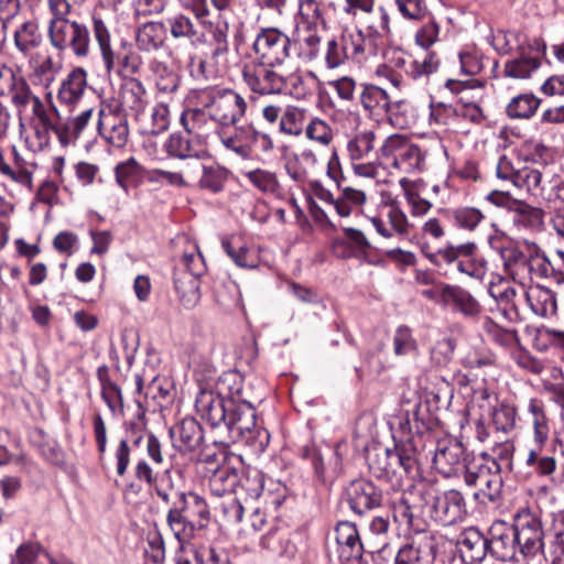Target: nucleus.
Returning <instances> with one entry per match:
<instances>
[{
	"label": "nucleus",
	"instance_id": "f257e3e1",
	"mask_svg": "<svg viewBox=\"0 0 564 564\" xmlns=\"http://www.w3.org/2000/svg\"><path fill=\"white\" fill-rule=\"evenodd\" d=\"M93 108L83 110L76 117H63L58 109L50 107L25 119L29 133L25 143L32 152H42L51 145L52 134H55L63 148L75 144L93 116Z\"/></svg>",
	"mask_w": 564,
	"mask_h": 564
},
{
	"label": "nucleus",
	"instance_id": "3c124183",
	"mask_svg": "<svg viewBox=\"0 0 564 564\" xmlns=\"http://www.w3.org/2000/svg\"><path fill=\"white\" fill-rule=\"evenodd\" d=\"M221 246L238 267L247 269L257 268V253L250 250L240 238L223 239Z\"/></svg>",
	"mask_w": 564,
	"mask_h": 564
},
{
	"label": "nucleus",
	"instance_id": "e2e57ef3",
	"mask_svg": "<svg viewBox=\"0 0 564 564\" xmlns=\"http://www.w3.org/2000/svg\"><path fill=\"white\" fill-rule=\"evenodd\" d=\"M322 24V12L316 0H299L296 26L318 28Z\"/></svg>",
	"mask_w": 564,
	"mask_h": 564
},
{
	"label": "nucleus",
	"instance_id": "69168bd1",
	"mask_svg": "<svg viewBox=\"0 0 564 564\" xmlns=\"http://www.w3.org/2000/svg\"><path fill=\"white\" fill-rule=\"evenodd\" d=\"M529 167L516 169L512 161L508 156L502 155L496 165V176L502 181H509L514 187L520 188Z\"/></svg>",
	"mask_w": 564,
	"mask_h": 564
},
{
	"label": "nucleus",
	"instance_id": "4be33fe9",
	"mask_svg": "<svg viewBox=\"0 0 564 564\" xmlns=\"http://www.w3.org/2000/svg\"><path fill=\"white\" fill-rule=\"evenodd\" d=\"M253 126H228L218 128L217 134L221 144L243 160L251 159V138Z\"/></svg>",
	"mask_w": 564,
	"mask_h": 564
},
{
	"label": "nucleus",
	"instance_id": "09e8293b",
	"mask_svg": "<svg viewBox=\"0 0 564 564\" xmlns=\"http://www.w3.org/2000/svg\"><path fill=\"white\" fill-rule=\"evenodd\" d=\"M143 175V166L133 156L115 166L116 183L124 193H128L131 186L138 185Z\"/></svg>",
	"mask_w": 564,
	"mask_h": 564
},
{
	"label": "nucleus",
	"instance_id": "8fccbe9b",
	"mask_svg": "<svg viewBox=\"0 0 564 564\" xmlns=\"http://www.w3.org/2000/svg\"><path fill=\"white\" fill-rule=\"evenodd\" d=\"M178 503L180 506H175L174 508L170 509L167 513V524L177 541L182 543L191 536L193 531V527L189 524L187 518L183 513L186 509L185 492L178 494Z\"/></svg>",
	"mask_w": 564,
	"mask_h": 564
},
{
	"label": "nucleus",
	"instance_id": "6ab92c4d",
	"mask_svg": "<svg viewBox=\"0 0 564 564\" xmlns=\"http://www.w3.org/2000/svg\"><path fill=\"white\" fill-rule=\"evenodd\" d=\"M465 501L457 490H447L434 498L432 517L443 525H452L465 516Z\"/></svg>",
	"mask_w": 564,
	"mask_h": 564
},
{
	"label": "nucleus",
	"instance_id": "1a4fd4ad",
	"mask_svg": "<svg viewBox=\"0 0 564 564\" xmlns=\"http://www.w3.org/2000/svg\"><path fill=\"white\" fill-rule=\"evenodd\" d=\"M463 479L466 486L476 489L474 498L481 503L495 502L500 497L502 477L499 466L494 462L491 465L468 464Z\"/></svg>",
	"mask_w": 564,
	"mask_h": 564
},
{
	"label": "nucleus",
	"instance_id": "58836bf2",
	"mask_svg": "<svg viewBox=\"0 0 564 564\" xmlns=\"http://www.w3.org/2000/svg\"><path fill=\"white\" fill-rule=\"evenodd\" d=\"M528 412L531 415L534 444L539 449H542L550 435V421L545 411V405L541 400L530 399Z\"/></svg>",
	"mask_w": 564,
	"mask_h": 564
},
{
	"label": "nucleus",
	"instance_id": "37998d69",
	"mask_svg": "<svg viewBox=\"0 0 564 564\" xmlns=\"http://www.w3.org/2000/svg\"><path fill=\"white\" fill-rule=\"evenodd\" d=\"M513 453L514 444L510 440L492 441L489 449L480 454L481 463L491 465L494 462L499 466V471L511 470Z\"/></svg>",
	"mask_w": 564,
	"mask_h": 564
},
{
	"label": "nucleus",
	"instance_id": "7c9ffc66",
	"mask_svg": "<svg viewBox=\"0 0 564 564\" xmlns=\"http://www.w3.org/2000/svg\"><path fill=\"white\" fill-rule=\"evenodd\" d=\"M525 259L523 267L527 268L531 279H554L555 262L550 260L541 247L533 241H525Z\"/></svg>",
	"mask_w": 564,
	"mask_h": 564
},
{
	"label": "nucleus",
	"instance_id": "ddd939ff",
	"mask_svg": "<svg viewBox=\"0 0 564 564\" xmlns=\"http://www.w3.org/2000/svg\"><path fill=\"white\" fill-rule=\"evenodd\" d=\"M311 189L317 198L333 205L337 215L343 218L349 217L355 209L361 208L367 200L364 191L351 186L341 185V188H338L340 191L338 197H334L330 191L319 181L311 182Z\"/></svg>",
	"mask_w": 564,
	"mask_h": 564
},
{
	"label": "nucleus",
	"instance_id": "c03bdc74",
	"mask_svg": "<svg viewBox=\"0 0 564 564\" xmlns=\"http://www.w3.org/2000/svg\"><path fill=\"white\" fill-rule=\"evenodd\" d=\"M260 545L273 555L291 558L296 553L295 544L290 540L288 533L278 528L271 529L261 536Z\"/></svg>",
	"mask_w": 564,
	"mask_h": 564
},
{
	"label": "nucleus",
	"instance_id": "49530a36",
	"mask_svg": "<svg viewBox=\"0 0 564 564\" xmlns=\"http://www.w3.org/2000/svg\"><path fill=\"white\" fill-rule=\"evenodd\" d=\"M429 122L431 126L444 127L453 131L463 130L456 104L431 102Z\"/></svg>",
	"mask_w": 564,
	"mask_h": 564
},
{
	"label": "nucleus",
	"instance_id": "5fc2aeb1",
	"mask_svg": "<svg viewBox=\"0 0 564 564\" xmlns=\"http://www.w3.org/2000/svg\"><path fill=\"white\" fill-rule=\"evenodd\" d=\"M214 508L220 520L227 525L241 523L243 513L247 510V506H243L231 494L225 496Z\"/></svg>",
	"mask_w": 564,
	"mask_h": 564
},
{
	"label": "nucleus",
	"instance_id": "5701e85b",
	"mask_svg": "<svg viewBox=\"0 0 564 564\" xmlns=\"http://www.w3.org/2000/svg\"><path fill=\"white\" fill-rule=\"evenodd\" d=\"M173 446L182 453H195L203 444V430L199 423L192 417L182 420L170 429Z\"/></svg>",
	"mask_w": 564,
	"mask_h": 564
},
{
	"label": "nucleus",
	"instance_id": "4c0bfd02",
	"mask_svg": "<svg viewBox=\"0 0 564 564\" xmlns=\"http://www.w3.org/2000/svg\"><path fill=\"white\" fill-rule=\"evenodd\" d=\"M164 149L170 156L180 160L198 159L204 152V147L192 137L172 133L164 143Z\"/></svg>",
	"mask_w": 564,
	"mask_h": 564
},
{
	"label": "nucleus",
	"instance_id": "f3484780",
	"mask_svg": "<svg viewBox=\"0 0 564 564\" xmlns=\"http://www.w3.org/2000/svg\"><path fill=\"white\" fill-rule=\"evenodd\" d=\"M98 132L100 137L115 148H123L129 140V126L124 115L110 109L98 112Z\"/></svg>",
	"mask_w": 564,
	"mask_h": 564
},
{
	"label": "nucleus",
	"instance_id": "ea45409f",
	"mask_svg": "<svg viewBox=\"0 0 564 564\" xmlns=\"http://www.w3.org/2000/svg\"><path fill=\"white\" fill-rule=\"evenodd\" d=\"M120 97L121 105L131 110L135 118L143 113L148 105L145 87L135 78L124 83Z\"/></svg>",
	"mask_w": 564,
	"mask_h": 564
},
{
	"label": "nucleus",
	"instance_id": "39448f33",
	"mask_svg": "<svg viewBox=\"0 0 564 564\" xmlns=\"http://www.w3.org/2000/svg\"><path fill=\"white\" fill-rule=\"evenodd\" d=\"M51 45L59 52L69 50L77 58H86L90 54L91 41L89 29L67 19H51L48 23Z\"/></svg>",
	"mask_w": 564,
	"mask_h": 564
},
{
	"label": "nucleus",
	"instance_id": "a878e982",
	"mask_svg": "<svg viewBox=\"0 0 564 564\" xmlns=\"http://www.w3.org/2000/svg\"><path fill=\"white\" fill-rule=\"evenodd\" d=\"M481 399L489 406V415L491 424L497 432L509 434L516 427L517 409L506 402H499L495 395H490L488 390L480 392Z\"/></svg>",
	"mask_w": 564,
	"mask_h": 564
},
{
	"label": "nucleus",
	"instance_id": "13d9d810",
	"mask_svg": "<svg viewBox=\"0 0 564 564\" xmlns=\"http://www.w3.org/2000/svg\"><path fill=\"white\" fill-rule=\"evenodd\" d=\"M218 394L226 403H237L249 400L245 395L241 378L235 372L226 373L220 378Z\"/></svg>",
	"mask_w": 564,
	"mask_h": 564
},
{
	"label": "nucleus",
	"instance_id": "9d476101",
	"mask_svg": "<svg viewBox=\"0 0 564 564\" xmlns=\"http://www.w3.org/2000/svg\"><path fill=\"white\" fill-rule=\"evenodd\" d=\"M224 423L234 442L251 443L261 436V430L257 425L256 409L251 400L228 403Z\"/></svg>",
	"mask_w": 564,
	"mask_h": 564
},
{
	"label": "nucleus",
	"instance_id": "412c9836",
	"mask_svg": "<svg viewBox=\"0 0 564 564\" xmlns=\"http://www.w3.org/2000/svg\"><path fill=\"white\" fill-rule=\"evenodd\" d=\"M360 104L369 115L381 117L392 112L394 108H400L404 101L393 102L392 91L379 85L365 84L360 93Z\"/></svg>",
	"mask_w": 564,
	"mask_h": 564
},
{
	"label": "nucleus",
	"instance_id": "680f3d73",
	"mask_svg": "<svg viewBox=\"0 0 564 564\" xmlns=\"http://www.w3.org/2000/svg\"><path fill=\"white\" fill-rule=\"evenodd\" d=\"M410 143L404 135L391 134L379 147L378 159L392 165Z\"/></svg>",
	"mask_w": 564,
	"mask_h": 564
},
{
	"label": "nucleus",
	"instance_id": "72a5a7b5",
	"mask_svg": "<svg viewBox=\"0 0 564 564\" xmlns=\"http://www.w3.org/2000/svg\"><path fill=\"white\" fill-rule=\"evenodd\" d=\"M441 295L444 306H451L466 316H475L480 312V305L476 299L458 285H446Z\"/></svg>",
	"mask_w": 564,
	"mask_h": 564
},
{
	"label": "nucleus",
	"instance_id": "f03ea898",
	"mask_svg": "<svg viewBox=\"0 0 564 564\" xmlns=\"http://www.w3.org/2000/svg\"><path fill=\"white\" fill-rule=\"evenodd\" d=\"M369 468L377 477H391L403 470L415 479L420 476L419 452L412 440L397 443L393 448L376 446L367 456Z\"/></svg>",
	"mask_w": 564,
	"mask_h": 564
},
{
	"label": "nucleus",
	"instance_id": "a211bd4d",
	"mask_svg": "<svg viewBox=\"0 0 564 564\" xmlns=\"http://www.w3.org/2000/svg\"><path fill=\"white\" fill-rule=\"evenodd\" d=\"M489 552L494 557L503 562L516 558L519 547L513 527L505 521H495L489 529Z\"/></svg>",
	"mask_w": 564,
	"mask_h": 564
},
{
	"label": "nucleus",
	"instance_id": "bf43d9fd",
	"mask_svg": "<svg viewBox=\"0 0 564 564\" xmlns=\"http://www.w3.org/2000/svg\"><path fill=\"white\" fill-rule=\"evenodd\" d=\"M392 166L406 174L421 172L424 167V154L416 144L411 142Z\"/></svg>",
	"mask_w": 564,
	"mask_h": 564
},
{
	"label": "nucleus",
	"instance_id": "79ce46f5",
	"mask_svg": "<svg viewBox=\"0 0 564 564\" xmlns=\"http://www.w3.org/2000/svg\"><path fill=\"white\" fill-rule=\"evenodd\" d=\"M166 37V28L162 22H147L137 31V45L145 52L156 51L163 46Z\"/></svg>",
	"mask_w": 564,
	"mask_h": 564
},
{
	"label": "nucleus",
	"instance_id": "cd10ccee",
	"mask_svg": "<svg viewBox=\"0 0 564 564\" xmlns=\"http://www.w3.org/2000/svg\"><path fill=\"white\" fill-rule=\"evenodd\" d=\"M457 545L463 561L468 563L481 562L489 552L488 539L475 527L459 534Z\"/></svg>",
	"mask_w": 564,
	"mask_h": 564
},
{
	"label": "nucleus",
	"instance_id": "4468645a",
	"mask_svg": "<svg viewBox=\"0 0 564 564\" xmlns=\"http://www.w3.org/2000/svg\"><path fill=\"white\" fill-rule=\"evenodd\" d=\"M445 87L452 93L459 95L456 102L458 110L459 123L465 128L466 122L480 123L484 120V112L474 96L469 93L474 89H481L482 85L479 80H457L448 79Z\"/></svg>",
	"mask_w": 564,
	"mask_h": 564
},
{
	"label": "nucleus",
	"instance_id": "b1692460",
	"mask_svg": "<svg viewBox=\"0 0 564 564\" xmlns=\"http://www.w3.org/2000/svg\"><path fill=\"white\" fill-rule=\"evenodd\" d=\"M338 556L344 562L358 561L362 557L364 546L356 525L351 522H339L335 529Z\"/></svg>",
	"mask_w": 564,
	"mask_h": 564
},
{
	"label": "nucleus",
	"instance_id": "a19ab883",
	"mask_svg": "<svg viewBox=\"0 0 564 564\" xmlns=\"http://www.w3.org/2000/svg\"><path fill=\"white\" fill-rule=\"evenodd\" d=\"M43 41L40 25L36 21L30 20L20 24L14 32V45L23 55H30L41 46Z\"/></svg>",
	"mask_w": 564,
	"mask_h": 564
},
{
	"label": "nucleus",
	"instance_id": "2eb2a0df",
	"mask_svg": "<svg viewBox=\"0 0 564 564\" xmlns=\"http://www.w3.org/2000/svg\"><path fill=\"white\" fill-rule=\"evenodd\" d=\"M435 469L445 477H463L468 467L465 451L457 441L444 440L437 443L433 456Z\"/></svg>",
	"mask_w": 564,
	"mask_h": 564
},
{
	"label": "nucleus",
	"instance_id": "e433bc0d",
	"mask_svg": "<svg viewBox=\"0 0 564 564\" xmlns=\"http://www.w3.org/2000/svg\"><path fill=\"white\" fill-rule=\"evenodd\" d=\"M97 377L100 382L101 398L113 416H121L124 413V402L121 388L113 382L108 373L107 367H99Z\"/></svg>",
	"mask_w": 564,
	"mask_h": 564
},
{
	"label": "nucleus",
	"instance_id": "c85d7f7f",
	"mask_svg": "<svg viewBox=\"0 0 564 564\" xmlns=\"http://www.w3.org/2000/svg\"><path fill=\"white\" fill-rule=\"evenodd\" d=\"M195 408L202 419L216 426L225 421L228 403L213 391L200 390L195 399Z\"/></svg>",
	"mask_w": 564,
	"mask_h": 564
},
{
	"label": "nucleus",
	"instance_id": "de8ad7c7",
	"mask_svg": "<svg viewBox=\"0 0 564 564\" xmlns=\"http://www.w3.org/2000/svg\"><path fill=\"white\" fill-rule=\"evenodd\" d=\"M149 69L160 93L167 95L177 89L180 84L178 76L166 63L153 58L149 63Z\"/></svg>",
	"mask_w": 564,
	"mask_h": 564
},
{
	"label": "nucleus",
	"instance_id": "052dcab7",
	"mask_svg": "<svg viewBox=\"0 0 564 564\" xmlns=\"http://www.w3.org/2000/svg\"><path fill=\"white\" fill-rule=\"evenodd\" d=\"M348 58L361 61L370 48L371 41L367 40L359 30L346 31L339 37Z\"/></svg>",
	"mask_w": 564,
	"mask_h": 564
},
{
	"label": "nucleus",
	"instance_id": "423d86ee",
	"mask_svg": "<svg viewBox=\"0 0 564 564\" xmlns=\"http://www.w3.org/2000/svg\"><path fill=\"white\" fill-rule=\"evenodd\" d=\"M210 120L219 128L237 124L246 115L248 104L243 96L230 88L207 91L203 101Z\"/></svg>",
	"mask_w": 564,
	"mask_h": 564
},
{
	"label": "nucleus",
	"instance_id": "9b49d317",
	"mask_svg": "<svg viewBox=\"0 0 564 564\" xmlns=\"http://www.w3.org/2000/svg\"><path fill=\"white\" fill-rule=\"evenodd\" d=\"M518 547L522 555L534 556L544 547V533L536 514L529 509L519 511L513 521Z\"/></svg>",
	"mask_w": 564,
	"mask_h": 564
},
{
	"label": "nucleus",
	"instance_id": "338daca9",
	"mask_svg": "<svg viewBox=\"0 0 564 564\" xmlns=\"http://www.w3.org/2000/svg\"><path fill=\"white\" fill-rule=\"evenodd\" d=\"M171 35L174 39L198 40V31L192 20L183 13H177L169 19Z\"/></svg>",
	"mask_w": 564,
	"mask_h": 564
},
{
	"label": "nucleus",
	"instance_id": "bb28decb",
	"mask_svg": "<svg viewBox=\"0 0 564 564\" xmlns=\"http://www.w3.org/2000/svg\"><path fill=\"white\" fill-rule=\"evenodd\" d=\"M87 86V72L82 67H76L62 80L57 99L62 105L73 109L84 98Z\"/></svg>",
	"mask_w": 564,
	"mask_h": 564
},
{
	"label": "nucleus",
	"instance_id": "dca6fc26",
	"mask_svg": "<svg viewBox=\"0 0 564 564\" xmlns=\"http://www.w3.org/2000/svg\"><path fill=\"white\" fill-rule=\"evenodd\" d=\"M10 101L14 107L18 118L21 133L25 128V112L28 108H31V116L50 107V104H45L37 95L33 93L29 83L23 78H14L9 88Z\"/></svg>",
	"mask_w": 564,
	"mask_h": 564
},
{
	"label": "nucleus",
	"instance_id": "6e6552de",
	"mask_svg": "<svg viewBox=\"0 0 564 564\" xmlns=\"http://www.w3.org/2000/svg\"><path fill=\"white\" fill-rule=\"evenodd\" d=\"M520 188L549 204H564V182L547 165L529 167Z\"/></svg>",
	"mask_w": 564,
	"mask_h": 564
},
{
	"label": "nucleus",
	"instance_id": "473e14b6",
	"mask_svg": "<svg viewBox=\"0 0 564 564\" xmlns=\"http://www.w3.org/2000/svg\"><path fill=\"white\" fill-rule=\"evenodd\" d=\"M208 118L207 111L204 108H195L184 110L180 119L186 134L194 138L203 147H205L210 133Z\"/></svg>",
	"mask_w": 564,
	"mask_h": 564
},
{
	"label": "nucleus",
	"instance_id": "4d7b16f0",
	"mask_svg": "<svg viewBox=\"0 0 564 564\" xmlns=\"http://www.w3.org/2000/svg\"><path fill=\"white\" fill-rule=\"evenodd\" d=\"M541 100L533 94H521L513 97L507 106V113L513 119H528L538 110Z\"/></svg>",
	"mask_w": 564,
	"mask_h": 564
},
{
	"label": "nucleus",
	"instance_id": "6e6d98bb",
	"mask_svg": "<svg viewBox=\"0 0 564 564\" xmlns=\"http://www.w3.org/2000/svg\"><path fill=\"white\" fill-rule=\"evenodd\" d=\"M541 62L535 56L521 55L505 64L503 73L507 77L514 79H527L538 70Z\"/></svg>",
	"mask_w": 564,
	"mask_h": 564
},
{
	"label": "nucleus",
	"instance_id": "f8f14e48",
	"mask_svg": "<svg viewBox=\"0 0 564 564\" xmlns=\"http://www.w3.org/2000/svg\"><path fill=\"white\" fill-rule=\"evenodd\" d=\"M291 41L288 35L275 28L262 29L253 43V51L259 61L270 64H284L289 57Z\"/></svg>",
	"mask_w": 564,
	"mask_h": 564
},
{
	"label": "nucleus",
	"instance_id": "393cba45",
	"mask_svg": "<svg viewBox=\"0 0 564 564\" xmlns=\"http://www.w3.org/2000/svg\"><path fill=\"white\" fill-rule=\"evenodd\" d=\"M383 216L388 220L389 226H387L382 217H372L370 219L372 226L380 236L391 238L393 235L405 236L410 232L412 225L410 224L406 214L398 204L390 203L387 205Z\"/></svg>",
	"mask_w": 564,
	"mask_h": 564
},
{
	"label": "nucleus",
	"instance_id": "7ed1b4c3",
	"mask_svg": "<svg viewBox=\"0 0 564 564\" xmlns=\"http://www.w3.org/2000/svg\"><path fill=\"white\" fill-rule=\"evenodd\" d=\"M93 32L100 51L105 69L108 74H138L142 67V58L139 53L128 48L126 42L121 43V50H115L111 44V34L100 17H93Z\"/></svg>",
	"mask_w": 564,
	"mask_h": 564
},
{
	"label": "nucleus",
	"instance_id": "603ef678",
	"mask_svg": "<svg viewBox=\"0 0 564 564\" xmlns=\"http://www.w3.org/2000/svg\"><path fill=\"white\" fill-rule=\"evenodd\" d=\"M511 214L513 223L524 228L538 229L544 221V212L541 208L520 199L516 203Z\"/></svg>",
	"mask_w": 564,
	"mask_h": 564
},
{
	"label": "nucleus",
	"instance_id": "a18cd8bd",
	"mask_svg": "<svg viewBox=\"0 0 564 564\" xmlns=\"http://www.w3.org/2000/svg\"><path fill=\"white\" fill-rule=\"evenodd\" d=\"M243 176L254 188L263 194L273 196H280L282 194L283 188L279 176L273 171L258 167L245 172Z\"/></svg>",
	"mask_w": 564,
	"mask_h": 564
},
{
	"label": "nucleus",
	"instance_id": "20e7f679",
	"mask_svg": "<svg viewBox=\"0 0 564 564\" xmlns=\"http://www.w3.org/2000/svg\"><path fill=\"white\" fill-rule=\"evenodd\" d=\"M205 272L203 256L195 246L186 250L174 271V288L186 308L195 307L200 300L199 276Z\"/></svg>",
	"mask_w": 564,
	"mask_h": 564
},
{
	"label": "nucleus",
	"instance_id": "2f4dec72",
	"mask_svg": "<svg viewBox=\"0 0 564 564\" xmlns=\"http://www.w3.org/2000/svg\"><path fill=\"white\" fill-rule=\"evenodd\" d=\"M293 42L297 57L303 62H312L318 56L321 51L318 28L295 26Z\"/></svg>",
	"mask_w": 564,
	"mask_h": 564
},
{
	"label": "nucleus",
	"instance_id": "f704fd0d",
	"mask_svg": "<svg viewBox=\"0 0 564 564\" xmlns=\"http://www.w3.org/2000/svg\"><path fill=\"white\" fill-rule=\"evenodd\" d=\"M524 297L535 315L547 317L556 314V297L552 290L542 285H534L524 292Z\"/></svg>",
	"mask_w": 564,
	"mask_h": 564
},
{
	"label": "nucleus",
	"instance_id": "0e129e2a",
	"mask_svg": "<svg viewBox=\"0 0 564 564\" xmlns=\"http://www.w3.org/2000/svg\"><path fill=\"white\" fill-rule=\"evenodd\" d=\"M305 137L323 147H328L334 140L332 127L323 119L315 117L305 127Z\"/></svg>",
	"mask_w": 564,
	"mask_h": 564
},
{
	"label": "nucleus",
	"instance_id": "c756f323",
	"mask_svg": "<svg viewBox=\"0 0 564 564\" xmlns=\"http://www.w3.org/2000/svg\"><path fill=\"white\" fill-rule=\"evenodd\" d=\"M377 134L372 129L356 131L347 141L346 151L351 162L378 159Z\"/></svg>",
	"mask_w": 564,
	"mask_h": 564
},
{
	"label": "nucleus",
	"instance_id": "aec40b11",
	"mask_svg": "<svg viewBox=\"0 0 564 564\" xmlns=\"http://www.w3.org/2000/svg\"><path fill=\"white\" fill-rule=\"evenodd\" d=\"M347 500L354 512L364 514L381 505L382 492L371 481L357 479L347 489Z\"/></svg>",
	"mask_w": 564,
	"mask_h": 564
},
{
	"label": "nucleus",
	"instance_id": "864d4df0",
	"mask_svg": "<svg viewBox=\"0 0 564 564\" xmlns=\"http://www.w3.org/2000/svg\"><path fill=\"white\" fill-rule=\"evenodd\" d=\"M306 110L304 108L289 105L282 112L279 130L290 137H300L304 130Z\"/></svg>",
	"mask_w": 564,
	"mask_h": 564
},
{
	"label": "nucleus",
	"instance_id": "0eeeda50",
	"mask_svg": "<svg viewBox=\"0 0 564 564\" xmlns=\"http://www.w3.org/2000/svg\"><path fill=\"white\" fill-rule=\"evenodd\" d=\"M242 79L247 87L259 95H279L285 93L283 64L252 62L245 65Z\"/></svg>",
	"mask_w": 564,
	"mask_h": 564
},
{
	"label": "nucleus",
	"instance_id": "c9c22d12",
	"mask_svg": "<svg viewBox=\"0 0 564 564\" xmlns=\"http://www.w3.org/2000/svg\"><path fill=\"white\" fill-rule=\"evenodd\" d=\"M476 250L474 242L462 243L458 246L447 245L437 251H432L427 243L421 245V251L435 265L452 264L459 261L462 256H473Z\"/></svg>",
	"mask_w": 564,
	"mask_h": 564
},
{
	"label": "nucleus",
	"instance_id": "774afa93",
	"mask_svg": "<svg viewBox=\"0 0 564 564\" xmlns=\"http://www.w3.org/2000/svg\"><path fill=\"white\" fill-rule=\"evenodd\" d=\"M440 66V59L434 53L426 52L423 56L413 59L408 68V74L413 79L429 76L436 72Z\"/></svg>",
	"mask_w": 564,
	"mask_h": 564
}]
</instances>
